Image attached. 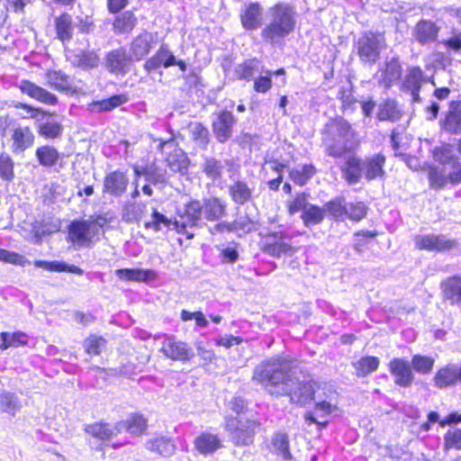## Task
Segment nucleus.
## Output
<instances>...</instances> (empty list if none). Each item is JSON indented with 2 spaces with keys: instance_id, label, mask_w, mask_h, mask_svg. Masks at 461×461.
Wrapping results in <instances>:
<instances>
[{
  "instance_id": "72a5a7b5",
  "label": "nucleus",
  "mask_w": 461,
  "mask_h": 461,
  "mask_svg": "<svg viewBox=\"0 0 461 461\" xmlns=\"http://www.w3.org/2000/svg\"><path fill=\"white\" fill-rule=\"evenodd\" d=\"M259 59L251 58L239 63L233 70V77L235 80L249 82L255 77V74L258 70Z\"/></svg>"
},
{
  "instance_id": "39448f33",
  "label": "nucleus",
  "mask_w": 461,
  "mask_h": 461,
  "mask_svg": "<svg viewBox=\"0 0 461 461\" xmlns=\"http://www.w3.org/2000/svg\"><path fill=\"white\" fill-rule=\"evenodd\" d=\"M258 249L269 257L280 258L282 257H292L299 248L286 241L287 234L285 231H267L260 233Z\"/></svg>"
},
{
  "instance_id": "58836bf2",
  "label": "nucleus",
  "mask_w": 461,
  "mask_h": 461,
  "mask_svg": "<svg viewBox=\"0 0 461 461\" xmlns=\"http://www.w3.org/2000/svg\"><path fill=\"white\" fill-rule=\"evenodd\" d=\"M146 447L151 452L158 453L161 456H171L176 450L175 445L166 437L149 439L146 442Z\"/></svg>"
},
{
  "instance_id": "c85d7f7f",
  "label": "nucleus",
  "mask_w": 461,
  "mask_h": 461,
  "mask_svg": "<svg viewBox=\"0 0 461 461\" xmlns=\"http://www.w3.org/2000/svg\"><path fill=\"white\" fill-rule=\"evenodd\" d=\"M386 158L382 153H377L375 156L368 158L363 162L364 175L367 181H372L375 178H381L385 176L384 166Z\"/></svg>"
},
{
  "instance_id": "603ef678",
  "label": "nucleus",
  "mask_w": 461,
  "mask_h": 461,
  "mask_svg": "<svg viewBox=\"0 0 461 461\" xmlns=\"http://www.w3.org/2000/svg\"><path fill=\"white\" fill-rule=\"evenodd\" d=\"M310 194L306 192H299L295 196L285 203L286 210L289 215H294L299 212H304L309 205L308 199Z\"/></svg>"
},
{
  "instance_id": "5701e85b",
  "label": "nucleus",
  "mask_w": 461,
  "mask_h": 461,
  "mask_svg": "<svg viewBox=\"0 0 461 461\" xmlns=\"http://www.w3.org/2000/svg\"><path fill=\"white\" fill-rule=\"evenodd\" d=\"M389 370L394 378V383L402 387L411 385L414 375L410 363L403 358L395 357L389 363Z\"/></svg>"
},
{
  "instance_id": "f8f14e48",
  "label": "nucleus",
  "mask_w": 461,
  "mask_h": 461,
  "mask_svg": "<svg viewBox=\"0 0 461 461\" xmlns=\"http://www.w3.org/2000/svg\"><path fill=\"white\" fill-rule=\"evenodd\" d=\"M34 158L40 167L51 169L63 166L65 154L56 146L44 143L35 148Z\"/></svg>"
},
{
  "instance_id": "b1692460",
  "label": "nucleus",
  "mask_w": 461,
  "mask_h": 461,
  "mask_svg": "<svg viewBox=\"0 0 461 461\" xmlns=\"http://www.w3.org/2000/svg\"><path fill=\"white\" fill-rule=\"evenodd\" d=\"M439 26L431 20L420 19L413 29V36L420 45H427L438 41Z\"/></svg>"
},
{
  "instance_id": "79ce46f5",
  "label": "nucleus",
  "mask_w": 461,
  "mask_h": 461,
  "mask_svg": "<svg viewBox=\"0 0 461 461\" xmlns=\"http://www.w3.org/2000/svg\"><path fill=\"white\" fill-rule=\"evenodd\" d=\"M346 200L343 196H337L324 204L325 212L336 221H345Z\"/></svg>"
},
{
  "instance_id": "c9c22d12",
  "label": "nucleus",
  "mask_w": 461,
  "mask_h": 461,
  "mask_svg": "<svg viewBox=\"0 0 461 461\" xmlns=\"http://www.w3.org/2000/svg\"><path fill=\"white\" fill-rule=\"evenodd\" d=\"M38 135L45 140L61 139L64 134V125L59 121H47L36 125Z\"/></svg>"
},
{
  "instance_id": "8fccbe9b",
  "label": "nucleus",
  "mask_w": 461,
  "mask_h": 461,
  "mask_svg": "<svg viewBox=\"0 0 461 461\" xmlns=\"http://www.w3.org/2000/svg\"><path fill=\"white\" fill-rule=\"evenodd\" d=\"M380 361L376 357H364L353 364L356 369V375L358 377H364L375 371L379 366Z\"/></svg>"
},
{
  "instance_id": "ddd939ff",
  "label": "nucleus",
  "mask_w": 461,
  "mask_h": 461,
  "mask_svg": "<svg viewBox=\"0 0 461 461\" xmlns=\"http://www.w3.org/2000/svg\"><path fill=\"white\" fill-rule=\"evenodd\" d=\"M158 44V33L143 31L136 35L130 43L131 56L140 61L146 58Z\"/></svg>"
},
{
  "instance_id": "a211bd4d",
  "label": "nucleus",
  "mask_w": 461,
  "mask_h": 461,
  "mask_svg": "<svg viewBox=\"0 0 461 461\" xmlns=\"http://www.w3.org/2000/svg\"><path fill=\"white\" fill-rule=\"evenodd\" d=\"M236 123V118L233 113L227 110H222L217 114L216 120L212 122V128L215 139L220 143H225L232 135L233 126Z\"/></svg>"
},
{
  "instance_id": "052dcab7",
  "label": "nucleus",
  "mask_w": 461,
  "mask_h": 461,
  "mask_svg": "<svg viewBox=\"0 0 461 461\" xmlns=\"http://www.w3.org/2000/svg\"><path fill=\"white\" fill-rule=\"evenodd\" d=\"M428 178L432 189L439 190L446 186L448 178L438 167L429 166L428 168Z\"/></svg>"
},
{
  "instance_id": "1a4fd4ad",
  "label": "nucleus",
  "mask_w": 461,
  "mask_h": 461,
  "mask_svg": "<svg viewBox=\"0 0 461 461\" xmlns=\"http://www.w3.org/2000/svg\"><path fill=\"white\" fill-rule=\"evenodd\" d=\"M46 85L59 93L73 96L80 93L72 77L61 69H47L44 73Z\"/></svg>"
},
{
  "instance_id": "9d476101",
  "label": "nucleus",
  "mask_w": 461,
  "mask_h": 461,
  "mask_svg": "<svg viewBox=\"0 0 461 461\" xmlns=\"http://www.w3.org/2000/svg\"><path fill=\"white\" fill-rule=\"evenodd\" d=\"M35 141V133L29 125L18 124L11 131L10 149L13 155H23L34 146Z\"/></svg>"
},
{
  "instance_id": "69168bd1",
  "label": "nucleus",
  "mask_w": 461,
  "mask_h": 461,
  "mask_svg": "<svg viewBox=\"0 0 461 461\" xmlns=\"http://www.w3.org/2000/svg\"><path fill=\"white\" fill-rule=\"evenodd\" d=\"M222 168L221 162L213 158H206L203 165V172L212 180L221 176Z\"/></svg>"
},
{
  "instance_id": "e2e57ef3",
  "label": "nucleus",
  "mask_w": 461,
  "mask_h": 461,
  "mask_svg": "<svg viewBox=\"0 0 461 461\" xmlns=\"http://www.w3.org/2000/svg\"><path fill=\"white\" fill-rule=\"evenodd\" d=\"M273 73L268 70L266 75L253 79V90L257 94H267L273 87Z\"/></svg>"
},
{
  "instance_id": "e433bc0d",
  "label": "nucleus",
  "mask_w": 461,
  "mask_h": 461,
  "mask_svg": "<svg viewBox=\"0 0 461 461\" xmlns=\"http://www.w3.org/2000/svg\"><path fill=\"white\" fill-rule=\"evenodd\" d=\"M86 431L92 437L101 440H108L121 432L118 424L95 423L88 425Z\"/></svg>"
},
{
  "instance_id": "9b49d317",
  "label": "nucleus",
  "mask_w": 461,
  "mask_h": 461,
  "mask_svg": "<svg viewBox=\"0 0 461 461\" xmlns=\"http://www.w3.org/2000/svg\"><path fill=\"white\" fill-rule=\"evenodd\" d=\"M129 185L130 178L127 171L115 169L104 176L102 192L113 197H121L126 193Z\"/></svg>"
},
{
  "instance_id": "de8ad7c7",
  "label": "nucleus",
  "mask_w": 461,
  "mask_h": 461,
  "mask_svg": "<svg viewBox=\"0 0 461 461\" xmlns=\"http://www.w3.org/2000/svg\"><path fill=\"white\" fill-rule=\"evenodd\" d=\"M117 424L121 428V431L126 429L133 435L141 434L147 428V420L143 416L139 414L131 415L126 420L118 422Z\"/></svg>"
},
{
  "instance_id": "7ed1b4c3",
  "label": "nucleus",
  "mask_w": 461,
  "mask_h": 461,
  "mask_svg": "<svg viewBox=\"0 0 461 461\" xmlns=\"http://www.w3.org/2000/svg\"><path fill=\"white\" fill-rule=\"evenodd\" d=\"M268 13L270 21L261 29L260 38L263 43L274 46L294 32L296 11L288 3L277 2L269 7Z\"/></svg>"
},
{
  "instance_id": "0eeeda50",
  "label": "nucleus",
  "mask_w": 461,
  "mask_h": 461,
  "mask_svg": "<svg viewBox=\"0 0 461 461\" xmlns=\"http://www.w3.org/2000/svg\"><path fill=\"white\" fill-rule=\"evenodd\" d=\"M200 201L192 199L177 212V218L173 221L174 230L177 233L186 234L187 239H192L194 234L186 232L187 228L196 227L202 219Z\"/></svg>"
},
{
  "instance_id": "20e7f679",
  "label": "nucleus",
  "mask_w": 461,
  "mask_h": 461,
  "mask_svg": "<svg viewBox=\"0 0 461 461\" xmlns=\"http://www.w3.org/2000/svg\"><path fill=\"white\" fill-rule=\"evenodd\" d=\"M105 221L102 215H92L89 220H73L67 227V240L76 248H90L99 240L97 224L102 227Z\"/></svg>"
},
{
  "instance_id": "a18cd8bd",
  "label": "nucleus",
  "mask_w": 461,
  "mask_h": 461,
  "mask_svg": "<svg viewBox=\"0 0 461 461\" xmlns=\"http://www.w3.org/2000/svg\"><path fill=\"white\" fill-rule=\"evenodd\" d=\"M100 62L98 54L94 50H81L76 55L74 66L83 70L97 68Z\"/></svg>"
},
{
  "instance_id": "f704fd0d",
  "label": "nucleus",
  "mask_w": 461,
  "mask_h": 461,
  "mask_svg": "<svg viewBox=\"0 0 461 461\" xmlns=\"http://www.w3.org/2000/svg\"><path fill=\"white\" fill-rule=\"evenodd\" d=\"M318 170L314 164L307 163L300 167H294L289 170L290 180L298 186H304L317 174Z\"/></svg>"
},
{
  "instance_id": "5fc2aeb1",
  "label": "nucleus",
  "mask_w": 461,
  "mask_h": 461,
  "mask_svg": "<svg viewBox=\"0 0 461 461\" xmlns=\"http://www.w3.org/2000/svg\"><path fill=\"white\" fill-rule=\"evenodd\" d=\"M15 176L14 161L6 152L0 153V178L11 182Z\"/></svg>"
},
{
  "instance_id": "bf43d9fd",
  "label": "nucleus",
  "mask_w": 461,
  "mask_h": 461,
  "mask_svg": "<svg viewBox=\"0 0 461 461\" xmlns=\"http://www.w3.org/2000/svg\"><path fill=\"white\" fill-rule=\"evenodd\" d=\"M0 407L4 412L12 416H14L20 410L18 399L12 393H3L0 394Z\"/></svg>"
},
{
  "instance_id": "cd10ccee",
  "label": "nucleus",
  "mask_w": 461,
  "mask_h": 461,
  "mask_svg": "<svg viewBox=\"0 0 461 461\" xmlns=\"http://www.w3.org/2000/svg\"><path fill=\"white\" fill-rule=\"evenodd\" d=\"M229 196L237 205H244L253 201V189L244 180H236L229 186Z\"/></svg>"
},
{
  "instance_id": "a19ab883",
  "label": "nucleus",
  "mask_w": 461,
  "mask_h": 461,
  "mask_svg": "<svg viewBox=\"0 0 461 461\" xmlns=\"http://www.w3.org/2000/svg\"><path fill=\"white\" fill-rule=\"evenodd\" d=\"M129 100L127 94L113 95L108 98H104L91 103L93 109L98 113L110 112L120 105L125 104Z\"/></svg>"
},
{
  "instance_id": "0e129e2a",
  "label": "nucleus",
  "mask_w": 461,
  "mask_h": 461,
  "mask_svg": "<svg viewBox=\"0 0 461 461\" xmlns=\"http://www.w3.org/2000/svg\"><path fill=\"white\" fill-rule=\"evenodd\" d=\"M338 98L341 103L340 109L343 113L355 110V105L357 101L350 88H340L339 90Z\"/></svg>"
},
{
  "instance_id": "13d9d810",
  "label": "nucleus",
  "mask_w": 461,
  "mask_h": 461,
  "mask_svg": "<svg viewBox=\"0 0 461 461\" xmlns=\"http://www.w3.org/2000/svg\"><path fill=\"white\" fill-rule=\"evenodd\" d=\"M377 236L378 231L375 230H360L356 231L354 233V249L358 252H362L363 249L369 244L370 240L375 239Z\"/></svg>"
},
{
  "instance_id": "c03bdc74",
  "label": "nucleus",
  "mask_w": 461,
  "mask_h": 461,
  "mask_svg": "<svg viewBox=\"0 0 461 461\" xmlns=\"http://www.w3.org/2000/svg\"><path fill=\"white\" fill-rule=\"evenodd\" d=\"M325 208L317 204H311L307 206L304 212L301 214V219L306 227L320 224L325 218Z\"/></svg>"
},
{
  "instance_id": "f257e3e1",
  "label": "nucleus",
  "mask_w": 461,
  "mask_h": 461,
  "mask_svg": "<svg viewBox=\"0 0 461 461\" xmlns=\"http://www.w3.org/2000/svg\"><path fill=\"white\" fill-rule=\"evenodd\" d=\"M253 380L271 394L289 395L291 402L307 405L314 399L318 388L315 382L294 376L292 363L277 357L261 362L256 366Z\"/></svg>"
},
{
  "instance_id": "6e6552de",
  "label": "nucleus",
  "mask_w": 461,
  "mask_h": 461,
  "mask_svg": "<svg viewBox=\"0 0 461 461\" xmlns=\"http://www.w3.org/2000/svg\"><path fill=\"white\" fill-rule=\"evenodd\" d=\"M414 247L420 251L445 252L454 249L457 242L444 234L427 233L413 237Z\"/></svg>"
},
{
  "instance_id": "a878e982",
  "label": "nucleus",
  "mask_w": 461,
  "mask_h": 461,
  "mask_svg": "<svg viewBox=\"0 0 461 461\" xmlns=\"http://www.w3.org/2000/svg\"><path fill=\"white\" fill-rule=\"evenodd\" d=\"M115 276L125 282L149 283L158 278V273L153 269L120 268L115 270Z\"/></svg>"
},
{
  "instance_id": "393cba45",
  "label": "nucleus",
  "mask_w": 461,
  "mask_h": 461,
  "mask_svg": "<svg viewBox=\"0 0 461 461\" xmlns=\"http://www.w3.org/2000/svg\"><path fill=\"white\" fill-rule=\"evenodd\" d=\"M440 128L450 134L461 133V100H453L449 103L448 110L440 122Z\"/></svg>"
},
{
  "instance_id": "ea45409f",
  "label": "nucleus",
  "mask_w": 461,
  "mask_h": 461,
  "mask_svg": "<svg viewBox=\"0 0 461 461\" xmlns=\"http://www.w3.org/2000/svg\"><path fill=\"white\" fill-rule=\"evenodd\" d=\"M165 162L173 172L186 170L189 165V159L186 154L177 146L172 152L165 157Z\"/></svg>"
},
{
  "instance_id": "4be33fe9",
  "label": "nucleus",
  "mask_w": 461,
  "mask_h": 461,
  "mask_svg": "<svg viewBox=\"0 0 461 461\" xmlns=\"http://www.w3.org/2000/svg\"><path fill=\"white\" fill-rule=\"evenodd\" d=\"M173 56L174 53L169 49L168 45L163 43L153 56L145 60L143 69L147 74H151L161 68H168L171 67Z\"/></svg>"
},
{
  "instance_id": "338daca9",
  "label": "nucleus",
  "mask_w": 461,
  "mask_h": 461,
  "mask_svg": "<svg viewBox=\"0 0 461 461\" xmlns=\"http://www.w3.org/2000/svg\"><path fill=\"white\" fill-rule=\"evenodd\" d=\"M1 339L2 343L0 348L2 349H6L9 347H18L26 343V336L23 333L10 334L7 332H3L1 334Z\"/></svg>"
},
{
  "instance_id": "37998d69",
  "label": "nucleus",
  "mask_w": 461,
  "mask_h": 461,
  "mask_svg": "<svg viewBox=\"0 0 461 461\" xmlns=\"http://www.w3.org/2000/svg\"><path fill=\"white\" fill-rule=\"evenodd\" d=\"M426 78L422 69L420 67H411L403 80L402 89L404 91L411 89H421Z\"/></svg>"
},
{
  "instance_id": "864d4df0",
  "label": "nucleus",
  "mask_w": 461,
  "mask_h": 461,
  "mask_svg": "<svg viewBox=\"0 0 461 461\" xmlns=\"http://www.w3.org/2000/svg\"><path fill=\"white\" fill-rule=\"evenodd\" d=\"M14 109H21L28 113V116L23 117V119L37 120L39 116L41 118H50L53 113L39 106H34L31 104L17 102L14 104Z\"/></svg>"
},
{
  "instance_id": "4468645a",
  "label": "nucleus",
  "mask_w": 461,
  "mask_h": 461,
  "mask_svg": "<svg viewBox=\"0 0 461 461\" xmlns=\"http://www.w3.org/2000/svg\"><path fill=\"white\" fill-rule=\"evenodd\" d=\"M258 423L251 420L230 419L226 428L237 445H249L252 441Z\"/></svg>"
},
{
  "instance_id": "473e14b6",
  "label": "nucleus",
  "mask_w": 461,
  "mask_h": 461,
  "mask_svg": "<svg viewBox=\"0 0 461 461\" xmlns=\"http://www.w3.org/2000/svg\"><path fill=\"white\" fill-rule=\"evenodd\" d=\"M434 385L438 388H447L454 385L456 381L460 382V367L447 366L440 368L435 375Z\"/></svg>"
},
{
  "instance_id": "774afa93",
  "label": "nucleus",
  "mask_w": 461,
  "mask_h": 461,
  "mask_svg": "<svg viewBox=\"0 0 461 461\" xmlns=\"http://www.w3.org/2000/svg\"><path fill=\"white\" fill-rule=\"evenodd\" d=\"M445 448H454L456 450L461 449V429H455L448 430L444 437Z\"/></svg>"
},
{
  "instance_id": "aec40b11",
  "label": "nucleus",
  "mask_w": 461,
  "mask_h": 461,
  "mask_svg": "<svg viewBox=\"0 0 461 461\" xmlns=\"http://www.w3.org/2000/svg\"><path fill=\"white\" fill-rule=\"evenodd\" d=\"M160 351L165 357L175 361H187L193 356L192 348L185 342L167 338L161 346Z\"/></svg>"
},
{
  "instance_id": "680f3d73",
  "label": "nucleus",
  "mask_w": 461,
  "mask_h": 461,
  "mask_svg": "<svg viewBox=\"0 0 461 461\" xmlns=\"http://www.w3.org/2000/svg\"><path fill=\"white\" fill-rule=\"evenodd\" d=\"M434 366V359L430 357L414 355L411 358L412 368L420 374H429Z\"/></svg>"
},
{
  "instance_id": "09e8293b",
  "label": "nucleus",
  "mask_w": 461,
  "mask_h": 461,
  "mask_svg": "<svg viewBox=\"0 0 461 461\" xmlns=\"http://www.w3.org/2000/svg\"><path fill=\"white\" fill-rule=\"evenodd\" d=\"M368 206L363 201H355L346 205L345 220L358 222L367 215Z\"/></svg>"
},
{
  "instance_id": "6ab92c4d",
  "label": "nucleus",
  "mask_w": 461,
  "mask_h": 461,
  "mask_svg": "<svg viewBox=\"0 0 461 461\" xmlns=\"http://www.w3.org/2000/svg\"><path fill=\"white\" fill-rule=\"evenodd\" d=\"M240 20L245 31H255L263 24V7L258 2L247 4L240 11Z\"/></svg>"
},
{
  "instance_id": "dca6fc26",
  "label": "nucleus",
  "mask_w": 461,
  "mask_h": 461,
  "mask_svg": "<svg viewBox=\"0 0 461 461\" xmlns=\"http://www.w3.org/2000/svg\"><path fill=\"white\" fill-rule=\"evenodd\" d=\"M18 88L23 95H25L39 103L50 106H55L59 104V97L57 95L31 80H21Z\"/></svg>"
},
{
  "instance_id": "2eb2a0df",
  "label": "nucleus",
  "mask_w": 461,
  "mask_h": 461,
  "mask_svg": "<svg viewBox=\"0 0 461 461\" xmlns=\"http://www.w3.org/2000/svg\"><path fill=\"white\" fill-rule=\"evenodd\" d=\"M133 59L123 48L108 51L104 56V66L113 75L124 76L130 69Z\"/></svg>"
},
{
  "instance_id": "412c9836",
  "label": "nucleus",
  "mask_w": 461,
  "mask_h": 461,
  "mask_svg": "<svg viewBox=\"0 0 461 461\" xmlns=\"http://www.w3.org/2000/svg\"><path fill=\"white\" fill-rule=\"evenodd\" d=\"M53 27L56 39L62 44L68 43L73 40L75 24L71 14L61 12L54 18Z\"/></svg>"
},
{
  "instance_id": "f03ea898",
  "label": "nucleus",
  "mask_w": 461,
  "mask_h": 461,
  "mask_svg": "<svg viewBox=\"0 0 461 461\" xmlns=\"http://www.w3.org/2000/svg\"><path fill=\"white\" fill-rule=\"evenodd\" d=\"M325 154L333 158L346 157L359 145L357 132L343 117L330 118L321 131Z\"/></svg>"
},
{
  "instance_id": "f3484780",
  "label": "nucleus",
  "mask_w": 461,
  "mask_h": 461,
  "mask_svg": "<svg viewBox=\"0 0 461 461\" xmlns=\"http://www.w3.org/2000/svg\"><path fill=\"white\" fill-rule=\"evenodd\" d=\"M200 205L203 216L207 221H217L228 214L226 201L217 195L203 197Z\"/></svg>"
},
{
  "instance_id": "6e6d98bb",
  "label": "nucleus",
  "mask_w": 461,
  "mask_h": 461,
  "mask_svg": "<svg viewBox=\"0 0 461 461\" xmlns=\"http://www.w3.org/2000/svg\"><path fill=\"white\" fill-rule=\"evenodd\" d=\"M171 224H173L171 220L158 212L157 208H154L151 212V220L145 221L143 226L146 230H151L155 232H158L161 230L162 225L169 228Z\"/></svg>"
},
{
  "instance_id": "4c0bfd02",
  "label": "nucleus",
  "mask_w": 461,
  "mask_h": 461,
  "mask_svg": "<svg viewBox=\"0 0 461 461\" xmlns=\"http://www.w3.org/2000/svg\"><path fill=\"white\" fill-rule=\"evenodd\" d=\"M402 76V66L397 59H392L385 63L384 69L382 73L381 83L385 88H390L396 83Z\"/></svg>"
},
{
  "instance_id": "7c9ffc66",
  "label": "nucleus",
  "mask_w": 461,
  "mask_h": 461,
  "mask_svg": "<svg viewBox=\"0 0 461 461\" xmlns=\"http://www.w3.org/2000/svg\"><path fill=\"white\" fill-rule=\"evenodd\" d=\"M194 444L195 449L202 455L212 454L222 447L219 437L210 432L201 433L195 438Z\"/></svg>"
},
{
  "instance_id": "3c124183",
  "label": "nucleus",
  "mask_w": 461,
  "mask_h": 461,
  "mask_svg": "<svg viewBox=\"0 0 461 461\" xmlns=\"http://www.w3.org/2000/svg\"><path fill=\"white\" fill-rule=\"evenodd\" d=\"M273 451L285 460L292 458L288 437L285 433H276L272 438Z\"/></svg>"
},
{
  "instance_id": "49530a36",
  "label": "nucleus",
  "mask_w": 461,
  "mask_h": 461,
  "mask_svg": "<svg viewBox=\"0 0 461 461\" xmlns=\"http://www.w3.org/2000/svg\"><path fill=\"white\" fill-rule=\"evenodd\" d=\"M34 266L38 267H42L48 271L52 272H68V273H73L77 275H83L84 271L80 267L75 266V265H68L64 262L59 261H42V260H36L34 262Z\"/></svg>"
},
{
  "instance_id": "423d86ee",
  "label": "nucleus",
  "mask_w": 461,
  "mask_h": 461,
  "mask_svg": "<svg viewBox=\"0 0 461 461\" xmlns=\"http://www.w3.org/2000/svg\"><path fill=\"white\" fill-rule=\"evenodd\" d=\"M384 41V33L370 31L362 33L356 42L359 59L365 64L374 65L380 58Z\"/></svg>"
},
{
  "instance_id": "2f4dec72",
  "label": "nucleus",
  "mask_w": 461,
  "mask_h": 461,
  "mask_svg": "<svg viewBox=\"0 0 461 461\" xmlns=\"http://www.w3.org/2000/svg\"><path fill=\"white\" fill-rule=\"evenodd\" d=\"M138 23L137 17L132 11H126L116 15L112 23V29L115 34H130Z\"/></svg>"
},
{
  "instance_id": "c756f323",
  "label": "nucleus",
  "mask_w": 461,
  "mask_h": 461,
  "mask_svg": "<svg viewBox=\"0 0 461 461\" xmlns=\"http://www.w3.org/2000/svg\"><path fill=\"white\" fill-rule=\"evenodd\" d=\"M342 176L348 185H354L361 180L363 161L357 156L348 157L340 168Z\"/></svg>"
},
{
  "instance_id": "bb28decb",
  "label": "nucleus",
  "mask_w": 461,
  "mask_h": 461,
  "mask_svg": "<svg viewBox=\"0 0 461 461\" xmlns=\"http://www.w3.org/2000/svg\"><path fill=\"white\" fill-rule=\"evenodd\" d=\"M404 115L399 103L393 98L384 99L379 105L376 118L380 122H396Z\"/></svg>"
},
{
  "instance_id": "4d7b16f0",
  "label": "nucleus",
  "mask_w": 461,
  "mask_h": 461,
  "mask_svg": "<svg viewBox=\"0 0 461 461\" xmlns=\"http://www.w3.org/2000/svg\"><path fill=\"white\" fill-rule=\"evenodd\" d=\"M0 262L16 267L30 265V261L22 254L0 248Z\"/></svg>"
}]
</instances>
